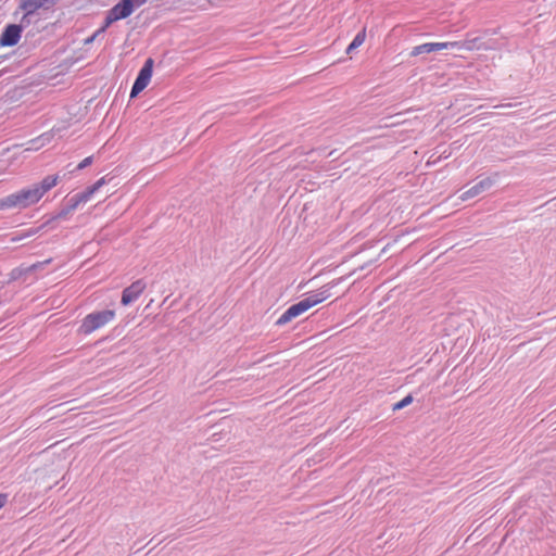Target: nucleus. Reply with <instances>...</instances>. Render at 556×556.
Wrapping results in <instances>:
<instances>
[{
    "label": "nucleus",
    "mask_w": 556,
    "mask_h": 556,
    "mask_svg": "<svg viewBox=\"0 0 556 556\" xmlns=\"http://www.w3.org/2000/svg\"><path fill=\"white\" fill-rule=\"evenodd\" d=\"M89 200L90 197L84 190L83 192H78L68 197L64 204L70 208V211L74 212L81 203H86Z\"/></svg>",
    "instance_id": "nucleus-10"
},
{
    "label": "nucleus",
    "mask_w": 556,
    "mask_h": 556,
    "mask_svg": "<svg viewBox=\"0 0 556 556\" xmlns=\"http://www.w3.org/2000/svg\"><path fill=\"white\" fill-rule=\"evenodd\" d=\"M42 199L39 189L33 184L0 199V211L9 208H27Z\"/></svg>",
    "instance_id": "nucleus-2"
},
{
    "label": "nucleus",
    "mask_w": 556,
    "mask_h": 556,
    "mask_svg": "<svg viewBox=\"0 0 556 556\" xmlns=\"http://www.w3.org/2000/svg\"><path fill=\"white\" fill-rule=\"evenodd\" d=\"M114 317L115 312L113 309L92 312L81 320L78 331L84 336H88L104 327L106 324L112 321Z\"/></svg>",
    "instance_id": "nucleus-3"
},
{
    "label": "nucleus",
    "mask_w": 556,
    "mask_h": 556,
    "mask_svg": "<svg viewBox=\"0 0 556 556\" xmlns=\"http://www.w3.org/2000/svg\"><path fill=\"white\" fill-rule=\"evenodd\" d=\"M101 33H98V30L89 38L85 40L86 43L92 42Z\"/></svg>",
    "instance_id": "nucleus-21"
},
{
    "label": "nucleus",
    "mask_w": 556,
    "mask_h": 556,
    "mask_svg": "<svg viewBox=\"0 0 556 556\" xmlns=\"http://www.w3.org/2000/svg\"><path fill=\"white\" fill-rule=\"evenodd\" d=\"M330 296V288L323 287L315 292L308 293L304 299L300 300L298 303L292 304L288 307L281 316L277 319V326H283L291 321L293 318L302 315L313 306L324 302Z\"/></svg>",
    "instance_id": "nucleus-1"
},
{
    "label": "nucleus",
    "mask_w": 556,
    "mask_h": 556,
    "mask_svg": "<svg viewBox=\"0 0 556 556\" xmlns=\"http://www.w3.org/2000/svg\"><path fill=\"white\" fill-rule=\"evenodd\" d=\"M132 12L131 4L128 0H121L108 11L104 23L102 27L98 29V33H104L111 24L130 16Z\"/></svg>",
    "instance_id": "nucleus-4"
},
{
    "label": "nucleus",
    "mask_w": 556,
    "mask_h": 556,
    "mask_svg": "<svg viewBox=\"0 0 556 556\" xmlns=\"http://www.w3.org/2000/svg\"><path fill=\"white\" fill-rule=\"evenodd\" d=\"M500 106H501V108H511V106H513V104H511V103H506V104H502V105H500Z\"/></svg>",
    "instance_id": "nucleus-24"
},
{
    "label": "nucleus",
    "mask_w": 556,
    "mask_h": 556,
    "mask_svg": "<svg viewBox=\"0 0 556 556\" xmlns=\"http://www.w3.org/2000/svg\"><path fill=\"white\" fill-rule=\"evenodd\" d=\"M153 59L149 58L144 61L130 89V98L137 97L149 85L153 73Z\"/></svg>",
    "instance_id": "nucleus-5"
},
{
    "label": "nucleus",
    "mask_w": 556,
    "mask_h": 556,
    "mask_svg": "<svg viewBox=\"0 0 556 556\" xmlns=\"http://www.w3.org/2000/svg\"><path fill=\"white\" fill-rule=\"evenodd\" d=\"M45 1L47 3L48 8L50 9V8L54 7L60 0H45Z\"/></svg>",
    "instance_id": "nucleus-23"
},
{
    "label": "nucleus",
    "mask_w": 556,
    "mask_h": 556,
    "mask_svg": "<svg viewBox=\"0 0 556 556\" xmlns=\"http://www.w3.org/2000/svg\"><path fill=\"white\" fill-rule=\"evenodd\" d=\"M435 50L441 51L444 49H454V48H460L462 45L457 41H450V42H434Z\"/></svg>",
    "instance_id": "nucleus-15"
},
{
    "label": "nucleus",
    "mask_w": 556,
    "mask_h": 556,
    "mask_svg": "<svg viewBox=\"0 0 556 556\" xmlns=\"http://www.w3.org/2000/svg\"><path fill=\"white\" fill-rule=\"evenodd\" d=\"M8 501V495L0 493V509L5 505Z\"/></svg>",
    "instance_id": "nucleus-20"
},
{
    "label": "nucleus",
    "mask_w": 556,
    "mask_h": 556,
    "mask_svg": "<svg viewBox=\"0 0 556 556\" xmlns=\"http://www.w3.org/2000/svg\"><path fill=\"white\" fill-rule=\"evenodd\" d=\"M45 1L47 3L48 8L50 9V8L54 7L60 0H45Z\"/></svg>",
    "instance_id": "nucleus-22"
},
{
    "label": "nucleus",
    "mask_w": 556,
    "mask_h": 556,
    "mask_svg": "<svg viewBox=\"0 0 556 556\" xmlns=\"http://www.w3.org/2000/svg\"><path fill=\"white\" fill-rule=\"evenodd\" d=\"M366 38V29L363 28L361 31L356 34V36L353 38L351 43L348 46L345 52L348 54L352 53L354 50H356L358 47H361Z\"/></svg>",
    "instance_id": "nucleus-12"
},
{
    "label": "nucleus",
    "mask_w": 556,
    "mask_h": 556,
    "mask_svg": "<svg viewBox=\"0 0 556 556\" xmlns=\"http://www.w3.org/2000/svg\"><path fill=\"white\" fill-rule=\"evenodd\" d=\"M413 401H414L413 396L410 394H408V395H406L405 397H403L401 401H399L397 403H395L393 405V410L403 409L404 407H406L409 404H412Z\"/></svg>",
    "instance_id": "nucleus-16"
},
{
    "label": "nucleus",
    "mask_w": 556,
    "mask_h": 556,
    "mask_svg": "<svg viewBox=\"0 0 556 556\" xmlns=\"http://www.w3.org/2000/svg\"><path fill=\"white\" fill-rule=\"evenodd\" d=\"M146 288L147 283L143 279L134 281L130 286L123 290L121 303L124 306L131 304L143 293Z\"/></svg>",
    "instance_id": "nucleus-8"
},
{
    "label": "nucleus",
    "mask_w": 556,
    "mask_h": 556,
    "mask_svg": "<svg viewBox=\"0 0 556 556\" xmlns=\"http://www.w3.org/2000/svg\"><path fill=\"white\" fill-rule=\"evenodd\" d=\"M42 138L49 137V134H42Z\"/></svg>",
    "instance_id": "nucleus-25"
},
{
    "label": "nucleus",
    "mask_w": 556,
    "mask_h": 556,
    "mask_svg": "<svg viewBox=\"0 0 556 556\" xmlns=\"http://www.w3.org/2000/svg\"><path fill=\"white\" fill-rule=\"evenodd\" d=\"M92 156H87L85 157L76 167L77 170H81L84 168H86L87 166L91 165L92 164Z\"/></svg>",
    "instance_id": "nucleus-18"
},
{
    "label": "nucleus",
    "mask_w": 556,
    "mask_h": 556,
    "mask_svg": "<svg viewBox=\"0 0 556 556\" xmlns=\"http://www.w3.org/2000/svg\"><path fill=\"white\" fill-rule=\"evenodd\" d=\"M431 52H437L434 42H426V43L414 47L410 51V55L417 56L420 54H426V53H431Z\"/></svg>",
    "instance_id": "nucleus-13"
},
{
    "label": "nucleus",
    "mask_w": 556,
    "mask_h": 556,
    "mask_svg": "<svg viewBox=\"0 0 556 556\" xmlns=\"http://www.w3.org/2000/svg\"><path fill=\"white\" fill-rule=\"evenodd\" d=\"M128 1L130 2L132 11H134L136 8L143 5L148 0H128Z\"/></svg>",
    "instance_id": "nucleus-19"
},
{
    "label": "nucleus",
    "mask_w": 556,
    "mask_h": 556,
    "mask_svg": "<svg viewBox=\"0 0 556 556\" xmlns=\"http://www.w3.org/2000/svg\"><path fill=\"white\" fill-rule=\"evenodd\" d=\"M20 9L24 11V15L21 20L22 24H29L30 16L34 15L39 9L48 10V5L45 0H21Z\"/></svg>",
    "instance_id": "nucleus-9"
},
{
    "label": "nucleus",
    "mask_w": 556,
    "mask_h": 556,
    "mask_svg": "<svg viewBox=\"0 0 556 556\" xmlns=\"http://www.w3.org/2000/svg\"><path fill=\"white\" fill-rule=\"evenodd\" d=\"M106 184V178L101 177L92 186L88 187L85 191L91 198L97 191H99Z\"/></svg>",
    "instance_id": "nucleus-14"
},
{
    "label": "nucleus",
    "mask_w": 556,
    "mask_h": 556,
    "mask_svg": "<svg viewBox=\"0 0 556 556\" xmlns=\"http://www.w3.org/2000/svg\"><path fill=\"white\" fill-rule=\"evenodd\" d=\"M58 181H59L58 175H49V176H46L40 182H36L34 185L36 186V188L39 189V192H40L41 197L43 198V195L48 191H50L53 187H55L58 185Z\"/></svg>",
    "instance_id": "nucleus-11"
},
{
    "label": "nucleus",
    "mask_w": 556,
    "mask_h": 556,
    "mask_svg": "<svg viewBox=\"0 0 556 556\" xmlns=\"http://www.w3.org/2000/svg\"><path fill=\"white\" fill-rule=\"evenodd\" d=\"M498 178H500V173H497V172L493 173L492 175L478 181L476 185L470 187L468 190L464 191L459 195V199L462 201H467L469 199H472V198L481 194L482 192L490 190L496 184Z\"/></svg>",
    "instance_id": "nucleus-6"
},
{
    "label": "nucleus",
    "mask_w": 556,
    "mask_h": 556,
    "mask_svg": "<svg viewBox=\"0 0 556 556\" xmlns=\"http://www.w3.org/2000/svg\"><path fill=\"white\" fill-rule=\"evenodd\" d=\"M73 212L70 211V208L64 204L61 210L55 215V218L58 219H65L67 215L72 214Z\"/></svg>",
    "instance_id": "nucleus-17"
},
{
    "label": "nucleus",
    "mask_w": 556,
    "mask_h": 556,
    "mask_svg": "<svg viewBox=\"0 0 556 556\" xmlns=\"http://www.w3.org/2000/svg\"><path fill=\"white\" fill-rule=\"evenodd\" d=\"M27 24H9L7 25L1 35H0V46L1 47H13L18 43L23 27Z\"/></svg>",
    "instance_id": "nucleus-7"
}]
</instances>
